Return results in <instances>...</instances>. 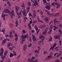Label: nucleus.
<instances>
[{
	"label": "nucleus",
	"instance_id": "obj_33",
	"mask_svg": "<svg viewBox=\"0 0 62 62\" xmlns=\"http://www.w3.org/2000/svg\"><path fill=\"white\" fill-rule=\"evenodd\" d=\"M48 54V52H47V51H44V54Z\"/></svg>",
	"mask_w": 62,
	"mask_h": 62
},
{
	"label": "nucleus",
	"instance_id": "obj_6",
	"mask_svg": "<svg viewBox=\"0 0 62 62\" xmlns=\"http://www.w3.org/2000/svg\"><path fill=\"white\" fill-rule=\"evenodd\" d=\"M51 6V5H49L48 6H46L45 7V8L47 9V10H50L51 9V7H50Z\"/></svg>",
	"mask_w": 62,
	"mask_h": 62
},
{
	"label": "nucleus",
	"instance_id": "obj_52",
	"mask_svg": "<svg viewBox=\"0 0 62 62\" xmlns=\"http://www.w3.org/2000/svg\"><path fill=\"white\" fill-rule=\"evenodd\" d=\"M1 24H2V21H0V27H1Z\"/></svg>",
	"mask_w": 62,
	"mask_h": 62
},
{
	"label": "nucleus",
	"instance_id": "obj_5",
	"mask_svg": "<svg viewBox=\"0 0 62 62\" xmlns=\"http://www.w3.org/2000/svg\"><path fill=\"white\" fill-rule=\"evenodd\" d=\"M32 40L33 41H35L36 40V37L33 34H32Z\"/></svg>",
	"mask_w": 62,
	"mask_h": 62
},
{
	"label": "nucleus",
	"instance_id": "obj_37",
	"mask_svg": "<svg viewBox=\"0 0 62 62\" xmlns=\"http://www.w3.org/2000/svg\"><path fill=\"white\" fill-rule=\"evenodd\" d=\"M45 20H46V23H48V19L47 18H45Z\"/></svg>",
	"mask_w": 62,
	"mask_h": 62
},
{
	"label": "nucleus",
	"instance_id": "obj_46",
	"mask_svg": "<svg viewBox=\"0 0 62 62\" xmlns=\"http://www.w3.org/2000/svg\"><path fill=\"white\" fill-rule=\"evenodd\" d=\"M43 2H44V3H46V0H43Z\"/></svg>",
	"mask_w": 62,
	"mask_h": 62
},
{
	"label": "nucleus",
	"instance_id": "obj_32",
	"mask_svg": "<svg viewBox=\"0 0 62 62\" xmlns=\"http://www.w3.org/2000/svg\"><path fill=\"white\" fill-rule=\"evenodd\" d=\"M30 9V8H29V7H28L26 9L27 11H29Z\"/></svg>",
	"mask_w": 62,
	"mask_h": 62
},
{
	"label": "nucleus",
	"instance_id": "obj_18",
	"mask_svg": "<svg viewBox=\"0 0 62 62\" xmlns=\"http://www.w3.org/2000/svg\"><path fill=\"white\" fill-rule=\"evenodd\" d=\"M53 27H54V30L55 31L57 29V28H58V27L55 26H53Z\"/></svg>",
	"mask_w": 62,
	"mask_h": 62
},
{
	"label": "nucleus",
	"instance_id": "obj_56",
	"mask_svg": "<svg viewBox=\"0 0 62 62\" xmlns=\"http://www.w3.org/2000/svg\"><path fill=\"white\" fill-rule=\"evenodd\" d=\"M48 58H51L52 57V56L51 55H49L48 56Z\"/></svg>",
	"mask_w": 62,
	"mask_h": 62
},
{
	"label": "nucleus",
	"instance_id": "obj_39",
	"mask_svg": "<svg viewBox=\"0 0 62 62\" xmlns=\"http://www.w3.org/2000/svg\"><path fill=\"white\" fill-rule=\"evenodd\" d=\"M37 22V20H34L33 21V23H36Z\"/></svg>",
	"mask_w": 62,
	"mask_h": 62
},
{
	"label": "nucleus",
	"instance_id": "obj_23",
	"mask_svg": "<svg viewBox=\"0 0 62 62\" xmlns=\"http://www.w3.org/2000/svg\"><path fill=\"white\" fill-rule=\"evenodd\" d=\"M54 25H56V24L55 23H57V21L55 20V19L54 20Z\"/></svg>",
	"mask_w": 62,
	"mask_h": 62
},
{
	"label": "nucleus",
	"instance_id": "obj_35",
	"mask_svg": "<svg viewBox=\"0 0 62 62\" xmlns=\"http://www.w3.org/2000/svg\"><path fill=\"white\" fill-rule=\"evenodd\" d=\"M36 16V14H33V16H32L33 18H35Z\"/></svg>",
	"mask_w": 62,
	"mask_h": 62
},
{
	"label": "nucleus",
	"instance_id": "obj_45",
	"mask_svg": "<svg viewBox=\"0 0 62 62\" xmlns=\"http://www.w3.org/2000/svg\"><path fill=\"white\" fill-rule=\"evenodd\" d=\"M59 26L61 28H62V25L61 24H60L59 25Z\"/></svg>",
	"mask_w": 62,
	"mask_h": 62
},
{
	"label": "nucleus",
	"instance_id": "obj_12",
	"mask_svg": "<svg viewBox=\"0 0 62 62\" xmlns=\"http://www.w3.org/2000/svg\"><path fill=\"white\" fill-rule=\"evenodd\" d=\"M12 31H10V35H9V38H13V36L12 35Z\"/></svg>",
	"mask_w": 62,
	"mask_h": 62
},
{
	"label": "nucleus",
	"instance_id": "obj_3",
	"mask_svg": "<svg viewBox=\"0 0 62 62\" xmlns=\"http://www.w3.org/2000/svg\"><path fill=\"white\" fill-rule=\"evenodd\" d=\"M55 39H58L59 40H60V35H55L54 36Z\"/></svg>",
	"mask_w": 62,
	"mask_h": 62
},
{
	"label": "nucleus",
	"instance_id": "obj_48",
	"mask_svg": "<svg viewBox=\"0 0 62 62\" xmlns=\"http://www.w3.org/2000/svg\"><path fill=\"white\" fill-rule=\"evenodd\" d=\"M15 37H16V38H18V35L17 34H15Z\"/></svg>",
	"mask_w": 62,
	"mask_h": 62
},
{
	"label": "nucleus",
	"instance_id": "obj_19",
	"mask_svg": "<svg viewBox=\"0 0 62 62\" xmlns=\"http://www.w3.org/2000/svg\"><path fill=\"white\" fill-rule=\"evenodd\" d=\"M59 15V13H57L55 14V15H54V16L55 17H57V16H58Z\"/></svg>",
	"mask_w": 62,
	"mask_h": 62
},
{
	"label": "nucleus",
	"instance_id": "obj_44",
	"mask_svg": "<svg viewBox=\"0 0 62 62\" xmlns=\"http://www.w3.org/2000/svg\"><path fill=\"white\" fill-rule=\"evenodd\" d=\"M33 14H36V12L34 10L33 11Z\"/></svg>",
	"mask_w": 62,
	"mask_h": 62
},
{
	"label": "nucleus",
	"instance_id": "obj_55",
	"mask_svg": "<svg viewBox=\"0 0 62 62\" xmlns=\"http://www.w3.org/2000/svg\"><path fill=\"white\" fill-rule=\"evenodd\" d=\"M38 48V50H40V47L39 46H38L37 47Z\"/></svg>",
	"mask_w": 62,
	"mask_h": 62
},
{
	"label": "nucleus",
	"instance_id": "obj_4",
	"mask_svg": "<svg viewBox=\"0 0 62 62\" xmlns=\"http://www.w3.org/2000/svg\"><path fill=\"white\" fill-rule=\"evenodd\" d=\"M22 12L23 16H26V15H27V14L26 13V11H25V10H23H23H22Z\"/></svg>",
	"mask_w": 62,
	"mask_h": 62
},
{
	"label": "nucleus",
	"instance_id": "obj_50",
	"mask_svg": "<svg viewBox=\"0 0 62 62\" xmlns=\"http://www.w3.org/2000/svg\"><path fill=\"white\" fill-rule=\"evenodd\" d=\"M55 62H60V61L58 60H55Z\"/></svg>",
	"mask_w": 62,
	"mask_h": 62
},
{
	"label": "nucleus",
	"instance_id": "obj_34",
	"mask_svg": "<svg viewBox=\"0 0 62 62\" xmlns=\"http://www.w3.org/2000/svg\"><path fill=\"white\" fill-rule=\"evenodd\" d=\"M7 4H8V5H9V7H10L11 6V5H10V2H9V1H8L7 3Z\"/></svg>",
	"mask_w": 62,
	"mask_h": 62
},
{
	"label": "nucleus",
	"instance_id": "obj_30",
	"mask_svg": "<svg viewBox=\"0 0 62 62\" xmlns=\"http://www.w3.org/2000/svg\"><path fill=\"white\" fill-rule=\"evenodd\" d=\"M16 27H18V22L17 21H16Z\"/></svg>",
	"mask_w": 62,
	"mask_h": 62
},
{
	"label": "nucleus",
	"instance_id": "obj_41",
	"mask_svg": "<svg viewBox=\"0 0 62 62\" xmlns=\"http://www.w3.org/2000/svg\"><path fill=\"white\" fill-rule=\"evenodd\" d=\"M28 5L29 6H31V5H30L31 4V3L29 2L28 3Z\"/></svg>",
	"mask_w": 62,
	"mask_h": 62
},
{
	"label": "nucleus",
	"instance_id": "obj_28",
	"mask_svg": "<svg viewBox=\"0 0 62 62\" xmlns=\"http://www.w3.org/2000/svg\"><path fill=\"white\" fill-rule=\"evenodd\" d=\"M14 55L12 53H10V57H12Z\"/></svg>",
	"mask_w": 62,
	"mask_h": 62
},
{
	"label": "nucleus",
	"instance_id": "obj_21",
	"mask_svg": "<svg viewBox=\"0 0 62 62\" xmlns=\"http://www.w3.org/2000/svg\"><path fill=\"white\" fill-rule=\"evenodd\" d=\"M38 21L39 22H41V23H43V22L42 21H41V20H40L39 19V18H38Z\"/></svg>",
	"mask_w": 62,
	"mask_h": 62
},
{
	"label": "nucleus",
	"instance_id": "obj_10",
	"mask_svg": "<svg viewBox=\"0 0 62 62\" xmlns=\"http://www.w3.org/2000/svg\"><path fill=\"white\" fill-rule=\"evenodd\" d=\"M8 38H7L6 39L4 40H3L2 41V45H4V44L6 42V41L7 40H8Z\"/></svg>",
	"mask_w": 62,
	"mask_h": 62
},
{
	"label": "nucleus",
	"instance_id": "obj_15",
	"mask_svg": "<svg viewBox=\"0 0 62 62\" xmlns=\"http://www.w3.org/2000/svg\"><path fill=\"white\" fill-rule=\"evenodd\" d=\"M24 41H25V40L24 39H23L22 40V41L20 42V43L21 44H23V42Z\"/></svg>",
	"mask_w": 62,
	"mask_h": 62
},
{
	"label": "nucleus",
	"instance_id": "obj_59",
	"mask_svg": "<svg viewBox=\"0 0 62 62\" xmlns=\"http://www.w3.org/2000/svg\"><path fill=\"white\" fill-rule=\"evenodd\" d=\"M26 47H23V50L24 51H26Z\"/></svg>",
	"mask_w": 62,
	"mask_h": 62
},
{
	"label": "nucleus",
	"instance_id": "obj_8",
	"mask_svg": "<svg viewBox=\"0 0 62 62\" xmlns=\"http://www.w3.org/2000/svg\"><path fill=\"white\" fill-rule=\"evenodd\" d=\"M21 37L22 38V39H25L27 37V35H25L24 36L22 35L21 36Z\"/></svg>",
	"mask_w": 62,
	"mask_h": 62
},
{
	"label": "nucleus",
	"instance_id": "obj_20",
	"mask_svg": "<svg viewBox=\"0 0 62 62\" xmlns=\"http://www.w3.org/2000/svg\"><path fill=\"white\" fill-rule=\"evenodd\" d=\"M1 32H2L3 33V34H5V29H4L3 30L0 31Z\"/></svg>",
	"mask_w": 62,
	"mask_h": 62
},
{
	"label": "nucleus",
	"instance_id": "obj_14",
	"mask_svg": "<svg viewBox=\"0 0 62 62\" xmlns=\"http://www.w3.org/2000/svg\"><path fill=\"white\" fill-rule=\"evenodd\" d=\"M59 32L60 34V35H60V36H61V35H62V31H61V29H60L59 30Z\"/></svg>",
	"mask_w": 62,
	"mask_h": 62
},
{
	"label": "nucleus",
	"instance_id": "obj_31",
	"mask_svg": "<svg viewBox=\"0 0 62 62\" xmlns=\"http://www.w3.org/2000/svg\"><path fill=\"white\" fill-rule=\"evenodd\" d=\"M52 39H53L52 38V37H50V39H49V41H51Z\"/></svg>",
	"mask_w": 62,
	"mask_h": 62
},
{
	"label": "nucleus",
	"instance_id": "obj_27",
	"mask_svg": "<svg viewBox=\"0 0 62 62\" xmlns=\"http://www.w3.org/2000/svg\"><path fill=\"white\" fill-rule=\"evenodd\" d=\"M12 45H11V44L10 43H9L8 44V47H9V46H11Z\"/></svg>",
	"mask_w": 62,
	"mask_h": 62
},
{
	"label": "nucleus",
	"instance_id": "obj_26",
	"mask_svg": "<svg viewBox=\"0 0 62 62\" xmlns=\"http://www.w3.org/2000/svg\"><path fill=\"white\" fill-rule=\"evenodd\" d=\"M2 17H3V19L4 21H5L6 20V19H5V17L6 16L5 15H3V16H2Z\"/></svg>",
	"mask_w": 62,
	"mask_h": 62
},
{
	"label": "nucleus",
	"instance_id": "obj_17",
	"mask_svg": "<svg viewBox=\"0 0 62 62\" xmlns=\"http://www.w3.org/2000/svg\"><path fill=\"white\" fill-rule=\"evenodd\" d=\"M47 28H46V30L44 31V32H43V34L44 35H45V33H47Z\"/></svg>",
	"mask_w": 62,
	"mask_h": 62
},
{
	"label": "nucleus",
	"instance_id": "obj_63",
	"mask_svg": "<svg viewBox=\"0 0 62 62\" xmlns=\"http://www.w3.org/2000/svg\"><path fill=\"white\" fill-rule=\"evenodd\" d=\"M33 59H31V62H33Z\"/></svg>",
	"mask_w": 62,
	"mask_h": 62
},
{
	"label": "nucleus",
	"instance_id": "obj_60",
	"mask_svg": "<svg viewBox=\"0 0 62 62\" xmlns=\"http://www.w3.org/2000/svg\"><path fill=\"white\" fill-rule=\"evenodd\" d=\"M47 14L48 15H50V13L49 12V11L47 12Z\"/></svg>",
	"mask_w": 62,
	"mask_h": 62
},
{
	"label": "nucleus",
	"instance_id": "obj_42",
	"mask_svg": "<svg viewBox=\"0 0 62 62\" xmlns=\"http://www.w3.org/2000/svg\"><path fill=\"white\" fill-rule=\"evenodd\" d=\"M56 43H55L53 46L54 47H56Z\"/></svg>",
	"mask_w": 62,
	"mask_h": 62
},
{
	"label": "nucleus",
	"instance_id": "obj_7",
	"mask_svg": "<svg viewBox=\"0 0 62 62\" xmlns=\"http://www.w3.org/2000/svg\"><path fill=\"white\" fill-rule=\"evenodd\" d=\"M54 4L55 5H57L56 7V8H59V7L60 6V4H58V3L56 2H54Z\"/></svg>",
	"mask_w": 62,
	"mask_h": 62
},
{
	"label": "nucleus",
	"instance_id": "obj_2",
	"mask_svg": "<svg viewBox=\"0 0 62 62\" xmlns=\"http://www.w3.org/2000/svg\"><path fill=\"white\" fill-rule=\"evenodd\" d=\"M4 51V49L2 48L0 49L1 53H0V56H3V52Z\"/></svg>",
	"mask_w": 62,
	"mask_h": 62
},
{
	"label": "nucleus",
	"instance_id": "obj_1",
	"mask_svg": "<svg viewBox=\"0 0 62 62\" xmlns=\"http://www.w3.org/2000/svg\"><path fill=\"white\" fill-rule=\"evenodd\" d=\"M39 39H41L42 41H39L38 42L39 44H40L41 42H42L43 40L45 39L44 37L43 36H41L39 37Z\"/></svg>",
	"mask_w": 62,
	"mask_h": 62
},
{
	"label": "nucleus",
	"instance_id": "obj_24",
	"mask_svg": "<svg viewBox=\"0 0 62 62\" xmlns=\"http://www.w3.org/2000/svg\"><path fill=\"white\" fill-rule=\"evenodd\" d=\"M13 13L11 12V13L10 14V15H12V16H13V17H14L15 16V15H14V14H13Z\"/></svg>",
	"mask_w": 62,
	"mask_h": 62
},
{
	"label": "nucleus",
	"instance_id": "obj_25",
	"mask_svg": "<svg viewBox=\"0 0 62 62\" xmlns=\"http://www.w3.org/2000/svg\"><path fill=\"white\" fill-rule=\"evenodd\" d=\"M34 52H35V53H38L39 52V50H34Z\"/></svg>",
	"mask_w": 62,
	"mask_h": 62
},
{
	"label": "nucleus",
	"instance_id": "obj_40",
	"mask_svg": "<svg viewBox=\"0 0 62 62\" xmlns=\"http://www.w3.org/2000/svg\"><path fill=\"white\" fill-rule=\"evenodd\" d=\"M53 27H54V26H53V25H50L51 29H52V28H53Z\"/></svg>",
	"mask_w": 62,
	"mask_h": 62
},
{
	"label": "nucleus",
	"instance_id": "obj_16",
	"mask_svg": "<svg viewBox=\"0 0 62 62\" xmlns=\"http://www.w3.org/2000/svg\"><path fill=\"white\" fill-rule=\"evenodd\" d=\"M16 14L17 15V16H19L18 17V18H19L20 17V16H21V15H22V14H21V13H16Z\"/></svg>",
	"mask_w": 62,
	"mask_h": 62
},
{
	"label": "nucleus",
	"instance_id": "obj_36",
	"mask_svg": "<svg viewBox=\"0 0 62 62\" xmlns=\"http://www.w3.org/2000/svg\"><path fill=\"white\" fill-rule=\"evenodd\" d=\"M32 5L33 6H38V4H36V3H34V4H33Z\"/></svg>",
	"mask_w": 62,
	"mask_h": 62
},
{
	"label": "nucleus",
	"instance_id": "obj_57",
	"mask_svg": "<svg viewBox=\"0 0 62 62\" xmlns=\"http://www.w3.org/2000/svg\"><path fill=\"white\" fill-rule=\"evenodd\" d=\"M24 47L27 48V45H24Z\"/></svg>",
	"mask_w": 62,
	"mask_h": 62
},
{
	"label": "nucleus",
	"instance_id": "obj_22",
	"mask_svg": "<svg viewBox=\"0 0 62 62\" xmlns=\"http://www.w3.org/2000/svg\"><path fill=\"white\" fill-rule=\"evenodd\" d=\"M15 9L16 12H17L18 11V8L16 6H15Z\"/></svg>",
	"mask_w": 62,
	"mask_h": 62
},
{
	"label": "nucleus",
	"instance_id": "obj_47",
	"mask_svg": "<svg viewBox=\"0 0 62 62\" xmlns=\"http://www.w3.org/2000/svg\"><path fill=\"white\" fill-rule=\"evenodd\" d=\"M34 1L36 4H38V1H37V0H34Z\"/></svg>",
	"mask_w": 62,
	"mask_h": 62
},
{
	"label": "nucleus",
	"instance_id": "obj_11",
	"mask_svg": "<svg viewBox=\"0 0 62 62\" xmlns=\"http://www.w3.org/2000/svg\"><path fill=\"white\" fill-rule=\"evenodd\" d=\"M45 25H41L39 26L40 28H43L44 27H45Z\"/></svg>",
	"mask_w": 62,
	"mask_h": 62
},
{
	"label": "nucleus",
	"instance_id": "obj_58",
	"mask_svg": "<svg viewBox=\"0 0 62 62\" xmlns=\"http://www.w3.org/2000/svg\"><path fill=\"white\" fill-rule=\"evenodd\" d=\"M32 23V21L31 20L30 21V24H31Z\"/></svg>",
	"mask_w": 62,
	"mask_h": 62
},
{
	"label": "nucleus",
	"instance_id": "obj_64",
	"mask_svg": "<svg viewBox=\"0 0 62 62\" xmlns=\"http://www.w3.org/2000/svg\"><path fill=\"white\" fill-rule=\"evenodd\" d=\"M54 48V47L53 46H51V48L52 49H53Z\"/></svg>",
	"mask_w": 62,
	"mask_h": 62
},
{
	"label": "nucleus",
	"instance_id": "obj_49",
	"mask_svg": "<svg viewBox=\"0 0 62 62\" xmlns=\"http://www.w3.org/2000/svg\"><path fill=\"white\" fill-rule=\"evenodd\" d=\"M35 29H36V31H37V30H38V27H37L36 26H35Z\"/></svg>",
	"mask_w": 62,
	"mask_h": 62
},
{
	"label": "nucleus",
	"instance_id": "obj_53",
	"mask_svg": "<svg viewBox=\"0 0 62 62\" xmlns=\"http://www.w3.org/2000/svg\"><path fill=\"white\" fill-rule=\"evenodd\" d=\"M4 11H2V16H3V15H4Z\"/></svg>",
	"mask_w": 62,
	"mask_h": 62
},
{
	"label": "nucleus",
	"instance_id": "obj_51",
	"mask_svg": "<svg viewBox=\"0 0 62 62\" xmlns=\"http://www.w3.org/2000/svg\"><path fill=\"white\" fill-rule=\"evenodd\" d=\"M22 32H23V33H26L25 31L24 30H23L22 31Z\"/></svg>",
	"mask_w": 62,
	"mask_h": 62
},
{
	"label": "nucleus",
	"instance_id": "obj_54",
	"mask_svg": "<svg viewBox=\"0 0 62 62\" xmlns=\"http://www.w3.org/2000/svg\"><path fill=\"white\" fill-rule=\"evenodd\" d=\"M17 37H16L15 39V40L16 41H17L18 40V38H17Z\"/></svg>",
	"mask_w": 62,
	"mask_h": 62
},
{
	"label": "nucleus",
	"instance_id": "obj_13",
	"mask_svg": "<svg viewBox=\"0 0 62 62\" xmlns=\"http://www.w3.org/2000/svg\"><path fill=\"white\" fill-rule=\"evenodd\" d=\"M62 54V52L59 53V54L57 55L56 56L57 57H59V56H60L61 55V54Z\"/></svg>",
	"mask_w": 62,
	"mask_h": 62
},
{
	"label": "nucleus",
	"instance_id": "obj_43",
	"mask_svg": "<svg viewBox=\"0 0 62 62\" xmlns=\"http://www.w3.org/2000/svg\"><path fill=\"white\" fill-rule=\"evenodd\" d=\"M31 46H32V44H31V43H30V45L28 46V47H31Z\"/></svg>",
	"mask_w": 62,
	"mask_h": 62
},
{
	"label": "nucleus",
	"instance_id": "obj_62",
	"mask_svg": "<svg viewBox=\"0 0 62 62\" xmlns=\"http://www.w3.org/2000/svg\"><path fill=\"white\" fill-rule=\"evenodd\" d=\"M8 34H7L6 35V38H8Z\"/></svg>",
	"mask_w": 62,
	"mask_h": 62
},
{
	"label": "nucleus",
	"instance_id": "obj_38",
	"mask_svg": "<svg viewBox=\"0 0 62 62\" xmlns=\"http://www.w3.org/2000/svg\"><path fill=\"white\" fill-rule=\"evenodd\" d=\"M59 43L60 44V45H61L62 44V43L61 42V40H60L59 41Z\"/></svg>",
	"mask_w": 62,
	"mask_h": 62
},
{
	"label": "nucleus",
	"instance_id": "obj_29",
	"mask_svg": "<svg viewBox=\"0 0 62 62\" xmlns=\"http://www.w3.org/2000/svg\"><path fill=\"white\" fill-rule=\"evenodd\" d=\"M28 25L29 26V28L30 29V30H31V26L30 25V24H28Z\"/></svg>",
	"mask_w": 62,
	"mask_h": 62
},
{
	"label": "nucleus",
	"instance_id": "obj_61",
	"mask_svg": "<svg viewBox=\"0 0 62 62\" xmlns=\"http://www.w3.org/2000/svg\"><path fill=\"white\" fill-rule=\"evenodd\" d=\"M58 48V46H57L56 47H55L54 48L55 50H56Z\"/></svg>",
	"mask_w": 62,
	"mask_h": 62
},
{
	"label": "nucleus",
	"instance_id": "obj_9",
	"mask_svg": "<svg viewBox=\"0 0 62 62\" xmlns=\"http://www.w3.org/2000/svg\"><path fill=\"white\" fill-rule=\"evenodd\" d=\"M4 12H5L6 13H8V14L10 13V11L8 10V9H7L5 10L4 11Z\"/></svg>",
	"mask_w": 62,
	"mask_h": 62
}]
</instances>
